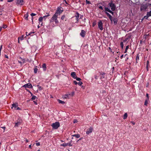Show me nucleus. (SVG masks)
I'll return each instance as SVG.
<instances>
[{"label": "nucleus", "mask_w": 151, "mask_h": 151, "mask_svg": "<svg viewBox=\"0 0 151 151\" xmlns=\"http://www.w3.org/2000/svg\"><path fill=\"white\" fill-rule=\"evenodd\" d=\"M58 17V15L55 14L51 18L50 20V22H55V24H58L59 23V22L57 19Z\"/></svg>", "instance_id": "nucleus-1"}, {"label": "nucleus", "mask_w": 151, "mask_h": 151, "mask_svg": "<svg viewBox=\"0 0 151 151\" xmlns=\"http://www.w3.org/2000/svg\"><path fill=\"white\" fill-rule=\"evenodd\" d=\"M51 126L53 129H57L60 126V123L58 122H56L55 123H52Z\"/></svg>", "instance_id": "nucleus-2"}, {"label": "nucleus", "mask_w": 151, "mask_h": 151, "mask_svg": "<svg viewBox=\"0 0 151 151\" xmlns=\"http://www.w3.org/2000/svg\"><path fill=\"white\" fill-rule=\"evenodd\" d=\"M63 11V9L61 7H59L57 8V9L55 14L58 15H60Z\"/></svg>", "instance_id": "nucleus-3"}, {"label": "nucleus", "mask_w": 151, "mask_h": 151, "mask_svg": "<svg viewBox=\"0 0 151 151\" xmlns=\"http://www.w3.org/2000/svg\"><path fill=\"white\" fill-rule=\"evenodd\" d=\"M109 6L111 8V10L112 11H114L115 9L116 6L115 4L113 3L112 1H111L108 4Z\"/></svg>", "instance_id": "nucleus-4"}, {"label": "nucleus", "mask_w": 151, "mask_h": 151, "mask_svg": "<svg viewBox=\"0 0 151 151\" xmlns=\"http://www.w3.org/2000/svg\"><path fill=\"white\" fill-rule=\"evenodd\" d=\"M24 0H17L16 4L20 6L23 5L24 3Z\"/></svg>", "instance_id": "nucleus-5"}, {"label": "nucleus", "mask_w": 151, "mask_h": 151, "mask_svg": "<svg viewBox=\"0 0 151 151\" xmlns=\"http://www.w3.org/2000/svg\"><path fill=\"white\" fill-rule=\"evenodd\" d=\"M72 142V140H71L69 143H64L62 144H61L60 145V146H63V147H66L67 146H72L73 145L71 144Z\"/></svg>", "instance_id": "nucleus-6"}, {"label": "nucleus", "mask_w": 151, "mask_h": 151, "mask_svg": "<svg viewBox=\"0 0 151 151\" xmlns=\"http://www.w3.org/2000/svg\"><path fill=\"white\" fill-rule=\"evenodd\" d=\"M98 27L101 30H102L103 29V23L100 20L98 22Z\"/></svg>", "instance_id": "nucleus-7"}, {"label": "nucleus", "mask_w": 151, "mask_h": 151, "mask_svg": "<svg viewBox=\"0 0 151 151\" xmlns=\"http://www.w3.org/2000/svg\"><path fill=\"white\" fill-rule=\"evenodd\" d=\"M100 73L99 76H100V79H102L105 78V75L106 73L103 72H99Z\"/></svg>", "instance_id": "nucleus-8"}, {"label": "nucleus", "mask_w": 151, "mask_h": 151, "mask_svg": "<svg viewBox=\"0 0 151 151\" xmlns=\"http://www.w3.org/2000/svg\"><path fill=\"white\" fill-rule=\"evenodd\" d=\"M23 87H25V88H32V86L31 84L30 83H28L26 84L23 86Z\"/></svg>", "instance_id": "nucleus-9"}, {"label": "nucleus", "mask_w": 151, "mask_h": 151, "mask_svg": "<svg viewBox=\"0 0 151 151\" xmlns=\"http://www.w3.org/2000/svg\"><path fill=\"white\" fill-rule=\"evenodd\" d=\"M148 6L147 4L142 5L141 6V10L146 9L147 8Z\"/></svg>", "instance_id": "nucleus-10"}, {"label": "nucleus", "mask_w": 151, "mask_h": 151, "mask_svg": "<svg viewBox=\"0 0 151 151\" xmlns=\"http://www.w3.org/2000/svg\"><path fill=\"white\" fill-rule=\"evenodd\" d=\"M47 15L45 16H44L43 17H40L39 19V21L40 22H42V21L43 19V18H44L45 17H48L50 16V14L48 13H47Z\"/></svg>", "instance_id": "nucleus-11"}, {"label": "nucleus", "mask_w": 151, "mask_h": 151, "mask_svg": "<svg viewBox=\"0 0 151 151\" xmlns=\"http://www.w3.org/2000/svg\"><path fill=\"white\" fill-rule=\"evenodd\" d=\"M86 35V32L83 30H82L80 34L81 36L83 37H84Z\"/></svg>", "instance_id": "nucleus-12"}, {"label": "nucleus", "mask_w": 151, "mask_h": 151, "mask_svg": "<svg viewBox=\"0 0 151 151\" xmlns=\"http://www.w3.org/2000/svg\"><path fill=\"white\" fill-rule=\"evenodd\" d=\"M93 130V129L92 128L90 127L87 130V131L86 132V134H88L90 133H91L92 132Z\"/></svg>", "instance_id": "nucleus-13"}, {"label": "nucleus", "mask_w": 151, "mask_h": 151, "mask_svg": "<svg viewBox=\"0 0 151 151\" xmlns=\"http://www.w3.org/2000/svg\"><path fill=\"white\" fill-rule=\"evenodd\" d=\"M42 68L43 70L44 71H45L47 69V67L45 63H44L42 65Z\"/></svg>", "instance_id": "nucleus-14"}, {"label": "nucleus", "mask_w": 151, "mask_h": 151, "mask_svg": "<svg viewBox=\"0 0 151 151\" xmlns=\"http://www.w3.org/2000/svg\"><path fill=\"white\" fill-rule=\"evenodd\" d=\"M79 14L78 12H77L75 15V17H76V19L77 21V22L78 21V18L79 17Z\"/></svg>", "instance_id": "nucleus-15"}, {"label": "nucleus", "mask_w": 151, "mask_h": 151, "mask_svg": "<svg viewBox=\"0 0 151 151\" xmlns=\"http://www.w3.org/2000/svg\"><path fill=\"white\" fill-rule=\"evenodd\" d=\"M71 76L74 79L76 77V73L75 72H72L71 73Z\"/></svg>", "instance_id": "nucleus-16"}, {"label": "nucleus", "mask_w": 151, "mask_h": 151, "mask_svg": "<svg viewBox=\"0 0 151 151\" xmlns=\"http://www.w3.org/2000/svg\"><path fill=\"white\" fill-rule=\"evenodd\" d=\"M12 107H11V108L12 109L13 107L14 108H17V107L18 106V104L17 103H15V104H13L12 105Z\"/></svg>", "instance_id": "nucleus-17"}, {"label": "nucleus", "mask_w": 151, "mask_h": 151, "mask_svg": "<svg viewBox=\"0 0 151 151\" xmlns=\"http://www.w3.org/2000/svg\"><path fill=\"white\" fill-rule=\"evenodd\" d=\"M113 21H114V24L115 25L116 24H117V22H118V20H117V19L116 18H114Z\"/></svg>", "instance_id": "nucleus-18"}, {"label": "nucleus", "mask_w": 151, "mask_h": 151, "mask_svg": "<svg viewBox=\"0 0 151 151\" xmlns=\"http://www.w3.org/2000/svg\"><path fill=\"white\" fill-rule=\"evenodd\" d=\"M72 137H75L77 138H79L80 137V134H73L72 135Z\"/></svg>", "instance_id": "nucleus-19"}, {"label": "nucleus", "mask_w": 151, "mask_h": 151, "mask_svg": "<svg viewBox=\"0 0 151 151\" xmlns=\"http://www.w3.org/2000/svg\"><path fill=\"white\" fill-rule=\"evenodd\" d=\"M21 124V122H17L15 123L14 125L15 127H18L19 125Z\"/></svg>", "instance_id": "nucleus-20"}, {"label": "nucleus", "mask_w": 151, "mask_h": 151, "mask_svg": "<svg viewBox=\"0 0 151 151\" xmlns=\"http://www.w3.org/2000/svg\"><path fill=\"white\" fill-rule=\"evenodd\" d=\"M28 16H29L28 14V12H27V13H26L24 16V17L25 19L27 20H28Z\"/></svg>", "instance_id": "nucleus-21"}, {"label": "nucleus", "mask_w": 151, "mask_h": 151, "mask_svg": "<svg viewBox=\"0 0 151 151\" xmlns=\"http://www.w3.org/2000/svg\"><path fill=\"white\" fill-rule=\"evenodd\" d=\"M104 9H105V10H104V12H109L110 11V10L108 8V7H105V8H104Z\"/></svg>", "instance_id": "nucleus-22"}, {"label": "nucleus", "mask_w": 151, "mask_h": 151, "mask_svg": "<svg viewBox=\"0 0 151 151\" xmlns=\"http://www.w3.org/2000/svg\"><path fill=\"white\" fill-rule=\"evenodd\" d=\"M147 17H149L151 16V11H150L149 12H148L147 13Z\"/></svg>", "instance_id": "nucleus-23"}, {"label": "nucleus", "mask_w": 151, "mask_h": 151, "mask_svg": "<svg viewBox=\"0 0 151 151\" xmlns=\"http://www.w3.org/2000/svg\"><path fill=\"white\" fill-rule=\"evenodd\" d=\"M19 59H20L21 60L22 63H25L26 62V60L24 59H22V58H21V57H20L19 58Z\"/></svg>", "instance_id": "nucleus-24"}, {"label": "nucleus", "mask_w": 151, "mask_h": 151, "mask_svg": "<svg viewBox=\"0 0 151 151\" xmlns=\"http://www.w3.org/2000/svg\"><path fill=\"white\" fill-rule=\"evenodd\" d=\"M58 101L60 104H64L65 103V102L64 101H61L60 99H58Z\"/></svg>", "instance_id": "nucleus-25"}, {"label": "nucleus", "mask_w": 151, "mask_h": 151, "mask_svg": "<svg viewBox=\"0 0 151 151\" xmlns=\"http://www.w3.org/2000/svg\"><path fill=\"white\" fill-rule=\"evenodd\" d=\"M61 19L62 20H66V18L65 17V15H63L61 18Z\"/></svg>", "instance_id": "nucleus-26"}, {"label": "nucleus", "mask_w": 151, "mask_h": 151, "mask_svg": "<svg viewBox=\"0 0 151 151\" xmlns=\"http://www.w3.org/2000/svg\"><path fill=\"white\" fill-rule=\"evenodd\" d=\"M127 113H125L124 115L123 119H126L127 118Z\"/></svg>", "instance_id": "nucleus-27"}, {"label": "nucleus", "mask_w": 151, "mask_h": 151, "mask_svg": "<svg viewBox=\"0 0 151 151\" xmlns=\"http://www.w3.org/2000/svg\"><path fill=\"white\" fill-rule=\"evenodd\" d=\"M37 66H36L35 67V68H34V71L35 73H37V70H38V69L37 68Z\"/></svg>", "instance_id": "nucleus-28"}, {"label": "nucleus", "mask_w": 151, "mask_h": 151, "mask_svg": "<svg viewBox=\"0 0 151 151\" xmlns=\"http://www.w3.org/2000/svg\"><path fill=\"white\" fill-rule=\"evenodd\" d=\"M149 100H147V99H146L144 105L147 106L148 103V101Z\"/></svg>", "instance_id": "nucleus-29"}, {"label": "nucleus", "mask_w": 151, "mask_h": 151, "mask_svg": "<svg viewBox=\"0 0 151 151\" xmlns=\"http://www.w3.org/2000/svg\"><path fill=\"white\" fill-rule=\"evenodd\" d=\"M36 15V14L33 13H32L31 14V15L32 17L33 16H35ZM32 21L33 22V18H32Z\"/></svg>", "instance_id": "nucleus-30"}, {"label": "nucleus", "mask_w": 151, "mask_h": 151, "mask_svg": "<svg viewBox=\"0 0 151 151\" xmlns=\"http://www.w3.org/2000/svg\"><path fill=\"white\" fill-rule=\"evenodd\" d=\"M150 36L149 34H146L145 35H144L143 37L145 38V39H146L147 38V36Z\"/></svg>", "instance_id": "nucleus-31"}, {"label": "nucleus", "mask_w": 151, "mask_h": 151, "mask_svg": "<svg viewBox=\"0 0 151 151\" xmlns=\"http://www.w3.org/2000/svg\"><path fill=\"white\" fill-rule=\"evenodd\" d=\"M36 98H37V97L36 96H32L31 99L32 100H35L36 99Z\"/></svg>", "instance_id": "nucleus-32"}, {"label": "nucleus", "mask_w": 151, "mask_h": 151, "mask_svg": "<svg viewBox=\"0 0 151 151\" xmlns=\"http://www.w3.org/2000/svg\"><path fill=\"white\" fill-rule=\"evenodd\" d=\"M105 13L106 14V15L109 17L111 16L109 13L107 12H105Z\"/></svg>", "instance_id": "nucleus-33"}, {"label": "nucleus", "mask_w": 151, "mask_h": 151, "mask_svg": "<svg viewBox=\"0 0 151 151\" xmlns=\"http://www.w3.org/2000/svg\"><path fill=\"white\" fill-rule=\"evenodd\" d=\"M76 79V80H77V81H81V79L79 78H78L77 77V76L76 77V78H75Z\"/></svg>", "instance_id": "nucleus-34"}, {"label": "nucleus", "mask_w": 151, "mask_h": 151, "mask_svg": "<svg viewBox=\"0 0 151 151\" xmlns=\"http://www.w3.org/2000/svg\"><path fill=\"white\" fill-rule=\"evenodd\" d=\"M136 62L137 63V60H139V57L138 56V54L136 56Z\"/></svg>", "instance_id": "nucleus-35"}, {"label": "nucleus", "mask_w": 151, "mask_h": 151, "mask_svg": "<svg viewBox=\"0 0 151 151\" xmlns=\"http://www.w3.org/2000/svg\"><path fill=\"white\" fill-rule=\"evenodd\" d=\"M70 94H66V95H65V96H64V98H68V96L69 95H70Z\"/></svg>", "instance_id": "nucleus-36"}, {"label": "nucleus", "mask_w": 151, "mask_h": 151, "mask_svg": "<svg viewBox=\"0 0 151 151\" xmlns=\"http://www.w3.org/2000/svg\"><path fill=\"white\" fill-rule=\"evenodd\" d=\"M18 62L21 64V65H22V60H21L19 59V60H18Z\"/></svg>", "instance_id": "nucleus-37"}, {"label": "nucleus", "mask_w": 151, "mask_h": 151, "mask_svg": "<svg viewBox=\"0 0 151 151\" xmlns=\"http://www.w3.org/2000/svg\"><path fill=\"white\" fill-rule=\"evenodd\" d=\"M78 84L79 86H81L83 84V83L81 81H79L78 83Z\"/></svg>", "instance_id": "nucleus-38"}, {"label": "nucleus", "mask_w": 151, "mask_h": 151, "mask_svg": "<svg viewBox=\"0 0 151 151\" xmlns=\"http://www.w3.org/2000/svg\"><path fill=\"white\" fill-rule=\"evenodd\" d=\"M120 46L122 48V49H123V42H121L120 43Z\"/></svg>", "instance_id": "nucleus-39"}, {"label": "nucleus", "mask_w": 151, "mask_h": 151, "mask_svg": "<svg viewBox=\"0 0 151 151\" xmlns=\"http://www.w3.org/2000/svg\"><path fill=\"white\" fill-rule=\"evenodd\" d=\"M109 19H110L111 22H113V20L112 17L111 16L110 17H109Z\"/></svg>", "instance_id": "nucleus-40"}, {"label": "nucleus", "mask_w": 151, "mask_h": 151, "mask_svg": "<svg viewBox=\"0 0 151 151\" xmlns=\"http://www.w3.org/2000/svg\"><path fill=\"white\" fill-rule=\"evenodd\" d=\"M86 4H91V3L90 2V1H88L87 0H86Z\"/></svg>", "instance_id": "nucleus-41"}, {"label": "nucleus", "mask_w": 151, "mask_h": 151, "mask_svg": "<svg viewBox=\"0 0 151 151\" xmlns=\"http://www.w3.org/2000/svg\"><path fill=\"white\" fill-rule=\"evenodd\" d=\"M146 96L147 97V99H147V100H149V95L148 93L146 94Z\"/></svg>", "instance_id": "nucleus-42"}, {"label": "nucleus", "mask_w": 151, "mask_h": 151, "mask_svg": "<svg viewBox=\"0 0 151 151\" xmlns=\"http://www.w3.org/2000/svg\"><path fill=\"white\" fill-rule=\"evenodd\" d=\"M129 47V45H128L126 46V49H125V52H127V50L128 49Z\"/></svg>", "instance_id": "nucleus-43"}, {"label": "nucleus", "mask_w": 151, "mask_h": 151, "mask_svg": "<svg viewBox=\"0 0 151 151\" xmlns=\"http://www.w3.org/2000/svg\"><path fill=\"white\" fill-rule=\"evenodd\" d=\"M18 38H19V39H20L21 40H23L24 39L23 35L22 36L20 37H19Z\"/></svg>", "instance_id": "nucleus-44"}, {"label": "nucleus", "mask_w": 151, "mask_h": 151, "mask_svg": "<svg viewBox=\"0 0 151 151\" xmlns=\"http://www.w3.org/2000/svg\"><path fill=\"white\" fill-rule=\"evenodd\" d=\"M73 83L75 85H77L78 84V82L76 81H73Z\"/></svg>", "instance_id": "nucleus-45"}, {"label": "nucleus", "mask_w": 151, "mask_h": 151, "mask_svg": "<svg viewBox=\"0 0 151 151\" xmlns=\"http://www.w3.org/2000/svg\"><path fill=\"white\" fill-rule=\"evenodd\" d=\"M2 46H3L2 45H1V46H0V55H1V49L2 48Z\"/></svg>", "instance_id": "nucleus-46"}, {"label": "nucleus", "mask_w": 151, "mask_h": 151, "mask_svg": "<svg viewBox=\"0 0 151 151\" xmlns=\"http://www.w3.org/2000/svg\"><path fill=\"white\" fill-rule=\"evenodd\" d=\"M7 27V26H6V25H4V24H3V27H2L4 28H6Z\"/></svg>", "instance_id": "nucleus-47"}, {"label": "nucleus", "mask_w": 151, "mask_h": 151, "mask_svg": "<svg viewBox=\"0 0 151 151\" xmlns=\"http://www.w3.org/2000/svg\"><path fill=\"white\" fill-rule=\"evenodd\" d=\"M36 145L37 146H39L40 145V142H37L36 143Z\"/></svg>", "instance_id": "nucleus-48"}, {"label": "nucleus", "mask_w": 151, "mask_h": 151, "mask_svg": "<svg viewBox=\"0 0 151 151\" xmlns=\"http://www.w3.org/2000/svg\"><path fill=\"white\" fill-rule=\"evenodd\" d=\"M99 8L100 9H101V10H103V8L102 7V6H100L99 7Z\"/></svg>", "instance_id": "nucleus-49"}, {"label": "nucleus", "mask_w": 151, "mask_h": 151, "mask_svg": "<svg viewBox=\"0 0 151 151\" xmlns=\"http://www.w3.org/2000/svg\"><path fill=\"white\" fill-rule=\"evenodd\" d=\"M16 109L17 110H21V108H19V107H17V108H16Z\"/></svg>", "instance_id": "nucleus-50"}, {"label": "nucleus", "mask_w": 151, "mask_h": 151, "mask_svg": "<svg viewBox=\"0 0 151 151\" xmlns=\"http://www.w3.org/2000/svg\"><path fill=\"white\" fill-rule=\"evenodd\" d=\"M112 11H112V10H111H111H110V12H109V13H111V14H113H113H114V13Z\"/></svg>", "instance_id": "nucleus-51"}, {"label": "nucleus", "mask_w": 151, "mask_h": 151, "mask_svg": "<svg viewBox=\"0 0 151 151\" xmlns=\"http://www.w3.org/2000/svg\"><path fill=\"white\" fill-rule=\"evenodd\" d=\"M98 77L97 75L95 76V78L96 79H98Z\"/></svg>", "instance_id": "nucleus-52"}, {"label": "nucleus", "mask_w": 151, "mask_h": 151, "mask_svg": "<svg viewBox=\"0 0 151 151\" xmlns=\"http://www.w3.org/2000/svg\"><path fill=\"white\" fill-rule=\"evenodd\" d=\"M148 66H149V65H147V66H146V68H147V71H148Z\"/></svg>", "instance_id": "nucleus-53"}, {"label": "nucleus", "mask_w": 151, "mask_h": 151, "mask_svg": "<svg viewBox=\"0 0 151 151\" xmlns=\"http://www.w3.org/2000/svg\"><path fill=\"white\" fill-rule=\"evenodd\" d=\"M149 62L148 60H147V65H149Z\"/></svg>", "instance_id": "nucleus-54"}, {"label": "nucleus", "mask_w": 151, "mask_h": 151, "mask_svg": "<svg viewBox=\"0 0 151 151\" xmlns=\"http://www.w3.org/2000/svg\"><path fill=\"white\" fill-rule=\"evenodd\" d=\"M77 121L76 120V119H75L74 120V122H73L74 123H77Z\"/></svg>", "instance_id": "nucleus-55"}, {"label": "nucleus", "mask_w": 151, "mask_h": 151, "mask_svg": "<svg viewBox=\"0 0 151 151\" xmlns=\"http://www.w3.org/2000/svg\"><path fill=\"white\" fill-rule=\"evenodd\" d=\"M71 96H73L74 95V92H73L72 93V94H70V95H71Z\"/></svg>", "instance_id": "nucleus-56"}, {"label": "nucleus", "mask_w": 151, "mask_h": 151, "mask_svg": "<svg viewBox=\"0 0 151 151\" xmlns=\"http://www.w3.org/2000/svg\"><path fill=\"white\" fill-rule=\"evenodd\" d=\"M83 139V137H81L80 139H79L77 141V142L79 141V140L82 139Z\"/></svg>", "instance_id": "nucleus-57"}, {"label": "nucleus", "mask_w": 151, "mask_h": 151, "mask_svg": "<svg viewBox=\"0 0 151 151\" xmlns=\"http://www.w3.org/2000/svg\"><path fill=\"white\" fill-rule=\"evenodd\" d=\"M31 33H28V34H27V32H26V35L27 36H28V35H30V34H31Z\"/></svg>", "instance_id": "nucleus-58"}, {"label": "nucleus", "mask_w": 151, "mask_h": 151, "mask_svg": "<svg viewBox=\"0 0 151 151\" xmlns=\"http://www.w3.org/2000/svg\"><path fill=\"white\" fill-rule=\"evenodd\" d=\"M39 89L40 90H42V88L41 86H39Z\"/></svg>", "instance_id": "nucleus-59"}, {"label": "nucleus", "mask_w": 151, "mask_h": 151, "mask_svg": "<svg viewBox=\"0 0 151 151\" xmlns=\"http://www.w3.org/2000/svg\"><path fill=\"white\" fill-rule=\"evenodd\" d=\"M144 17H145V18L146 19H147L148 18V17H147V15L146 16H145Z\"/></svg>", "instance_id": "nucleus-60"}, {"label": "nucleus", "mask_w": 151, "mask_h": 151, "mask_svg": "<svg viewBox=\"0 0 151 151\" xmlns=\"http://www.w3.org/2000/svg\"><path fill=\"white\" fill-rule=\"evenodd\" d=\"M27 91H29V92H30L31 93V95H32V93L30 91L28 90H26Z\"/></svg>", "instance_id": "nucleus-61"}, {"label": "nucleus", "mask_w": 151, "mask_h": 151, "mask_svg": "<svg viewBox=\"0 0 151 151\" xmlns=\"http://www.w3.org/2000/svg\"><path fill=\"white\" fill-rule=\"evenodd\" d=\"M26 141L27 143V142H29L28 140L27 139H26Z\"/></svg>", "instance_id": "nucleus-62"}, {"label": "nucleus", "mask_w": 151, "mask_h": 151, "mask_svg": "<svg viewBox=\"0 0 151 151\" xmlns=\"http://www.w3.org/2000/svg\"><path fill=\"white\" fill-rule=\"evenodd\" d=\"M123 57V55H122L120 57L121 58H122Z\"/></svg>", "instance_id": "nucleus-63"}, {"label": "nucleus", "mask_w": 151, "mask_h": 151, "mask_svg": "<svg viewBox=\"0 0 151 151\" xmlns=\"http://www.w3.org/2000/svg\"><path fill=\"white\" fill-rule=\"evenodd\" d=\"M29 148H31V145H29Z\"/></svg>", "instance_id": "nucleus-64"}]
</instances>
